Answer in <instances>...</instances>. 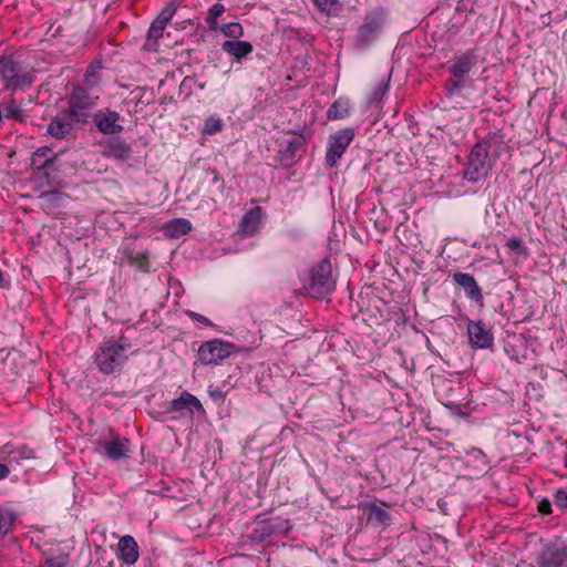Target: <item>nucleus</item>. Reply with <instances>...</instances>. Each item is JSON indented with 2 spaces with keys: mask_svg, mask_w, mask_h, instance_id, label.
Returning <instances> with one entry per match:
<instances>
[{
  "mask_svg": "<svg viewBox=\"0 0 567 567\" xmlns=\"http://www.w3.org/2000/svg\"><path fill=\"white\" fill-rule=\"evenodd\" d=\"M189 80H190V78H189V76L185 78V79L183 80L182 85L186 84V82H187V81H189Z\"/></svg>",
  "mask_w": 567,
  "mask_h": 567,
  "instance_id": "nucleus-52",
  "label": "nucleus"
},
{
  "mask_svg": "<svg viewBox=\"0 0 567 567\" xmlns=\"http://www.w3.org/2000/svg\"><path fill=\"white\" fill-rule=\"evenodd\" d=\"M208 394L215 402H224L227 395L226 389L220 384L219 386H209Z\"/></svg>",
  "mask_w": 567,
  "mask_h": 567,
  "instance_id": "nucleus-41",
  "label": "nucleus"
},
{
  "mask_svg": "<svg viewBox=\"0 0 567 567\" xmlns=\"http://www.w3.org/2000/svg\"><path fill=\"white\" fill-rule=\"evenodd\" d=\"M0 287H4V279H3V272L2 270L0 269Z\"/></svg>",
  "mask_w": 567,
  "mask_h": 567,
  "instance_id": "nucleus-51",
  "label": "nucleus"
},
{
  "mask_svg": "<svg viewBox=\"0 0 567 567\" xmlns=\"http://www.w3.org/2000/svg\"><path fill=\"white\" fill-rule=\"evenodd\" d=\"M10 474L9 465L6 463H0V481L7 478Z\"/></svg>",
  "mask_w": 567,
  "mask_h": 567,
  "instance_id": "nucleus-49",
  "label": "nucleus"
},
{
  "mask_svg": "<svg viewBox=\"0 0 567 567\" xmlns=\"http://www.w3.org/2000/svg\"><path fill=\"white\" fill-rule=\"evenodd\" d=\"M506 247L511 251H514L518 255L525 256L528 252L527 248L524 246L522 238H519V237H512V238L507 239Z\"/></svg>",
  "mask_w": 567,
  "mask_h": 567,
  "instance_id": "nucleus-39",
  "label": "nucleus"
},
{
  "mask_svg": "<svg viewBox=\"0 0 567 567\" xmlns=\"http://www.w3.org/2000/svg\"><path fill=\"white\" fill-rule=\"evenodd\" d=\"M353 137L354 131L350 127L340 130L329 137L328 150L326 154V164L329 167L337 165L338 159L343 155Z\"/></svg>",
  "mask_w": 567,
  "mask_h": 567,
  "instance_id": "nucleus-7",
  "label": "nucleus"
},
{
  "mask_svg": "<svg viewBox=\"0 0 567 567\" xmlns=\"http://www.w3.org/2000/svg\"><path fill=\"white\" fill-rule=\"evenodd\" d=\"M192 230V224L188 219L179 218V235H186Z\"/></svg>",
  "mask_w": 567,
  "mask_h": 567,
  "instance_id": "nucleus-47",
  "label": "nucleus"
},
{
  "mask_svg": "<svg viewBox=\"0 0 567 567\" xmlns=\"http://www.w3.org/2000/svg\"><path fill=\"white\" fill-rule=\"evenodd\" d=\"M279 526L271 519H264L258 522L250 534V539L254 543H262L270 538L274 534L279 532Z\"/></svg>",
  "mask_w": 567,
  "mask_h": 567,
  "instance_id": "nucleus-23",
  "label": "nucleus"
},
{
  "mask_svg": "<svg viewBox=\"0 0 567 567\" xmlns=\"http://www.w3.org/2000/svg\"><path fill=\"white\" fill-rule=\"evenodd\" d=\"M493 161L488 158L487 153H483L481 145H474L470 156L464 178L471 183H477L485 179L492 169Z\"/></svg>",
  "mask_w": 567,
  "mask_h": 567,
  "instance_id": "nucleus-6",
  "label": "nucleus"
},
{
  "mask_svg": "<svg viewBox=\"0 0 567 567\" xmlns=\"http://www.w3.org/2000/svg\"><path fill=\"white\" fill-rule=\"evenodd\" d=\"M538 567H567V544L555 542L544 547L537 557Z\"/></svg>",
  "mask_w": 567,
  "mask_h": 567,
  "instance_id": "nucleus-9",
  "label": "nucleus"
},
{
  "mask_svg": "<svg viewBox=\"0 0 567 567\" xmlns=\"http://www.w3.org/2000/svg\"><path fill=\"white\" fill-rule=\"evenodd\" d=\"M218 31H220L225 37L230 39H239L244 35V28L239 22H229L220 24Z\"/></svg>",
  "mask_w": 567,
  "mask_h": 567,
  "instance_id": "nucleus-33",
  "label": "nucleus"
},
{
  "mask_svg": "<svg viewBox=\"0 0 567 567\" xmlns=\"http://www.w3.org/2000/svg\"><path fill=\"white\" fill-rule=\"evenodd\" d=\"M100 446L107 458L118 461L127 456L130 451V441L127 439L113 437L103 442Z\"/></svg>",
  "mask_w": 567,
  "mask_h": 567,
  "instance_id": "nucleus-18",
  "label": "nucleus"
},
{
  "mask_svg": "<svg viewBox=\"0 0 567 567\" xmlns=\"http://www.w3.org/2000/svg\"><path fill=\"white\" fill-rule=\"evenodd\" d=\"M132 346L126 338L104 341L94 354V362L104 374H111L122 368L128 358Z\"/></svg>",
  "mask_w": 567,
  "mask_h": 567,
  "instance_id": "nucleus-3",
  "label": "nucleus"
},
{
  "mask_svg": "<svg viewBox=\"0 0 567 567\" xmlns=\"http://www.w3.org/2000/svg\"><path fill=\"white\" fill-rule=\"evenodd\" d=\"M238 377L237 374H229L227 380H224L221 385L224 389H226V392L228 393L231 389L235 388L237 384Z\"/></svg>",
  "mask_w": 567,
  "mask_h": 567,
  "instance_id": "nucleus-43",
  "label": "nucleus"
},
{
  "mask_svg": "<svg viewBox=\"0 0 567 567\" xmlns=\"http://www.w3.org/2000/svg\"><path fill=\"white\" fill-rule=\"evenodd\" d=\"M33 457V451L27 445H14L7 443L0 447V458L8 465H20L22 461Z\"/></svg>",
  "mask_w": 567,
  "mask_h": 567,
  "instance_id": "nucleus-14",
  "label": "nucleus"
},
{
  "mask_svg": "<svg viewBox=\"0 0 567 567\" xmlns=\"http://www.w3.org/2000/svg\"><path fill=\"white\" fill-rule=\"evenodd\" d=\"M350 110V103L346 99L336 100L327 111V117L329 120H342L348 116Z\"/></svg>",
  "mask_w": 567,
  "mask_h": 567,
  "instance_id": "nucleus-29",
  "label": "nucleus"
},
{
  "mask_svg": "<svg viewBox=\"0 0 567 567\" xmlns=\"http://www.w3.org/2000/svg\"><path fill=\"white\" fill-rule=\"evenodd\" d=\"M176 12L174 3L166 6L157 18L152 22L143 50L148 52L166 53L173 51L177 45V40L172 37L171 32H165L167 23L172 20Z\"/></svg>",
  "mask_w": 567,
  "mask_h": 567,
  "instance_id": "nucleus-2",
  "label": "nucleus"
},
{
  "mask_svg": "<svg viewBox=\"0 0 567 567\" xmlns=\"http://www.w3.org/2000/svg\"><path fill=\"white\" fill-rule=\"evenodd\" d=\"M365 513L368 520L378 525H386L391 518L389 512L375 503H367Z\"/></svg>",
  "mask_w": 567,
  "mask_h": 567,
  "instance_id": "nucleus-26",
  "label": "nucleus"
},
{
  "mask_svg": "<svg viewBox=\"0 0 567 567\" xmlns=\"http://www.w3.org/2000/svg\"><path fill=\"white\" fill-rule=\"evenodd\" d=\"M100 69H102L101 62L94 61L89 65L87 71H97Z\"/></svg>",
  "mask_w": 567,
  "mask_h": 567,
  "instance_id": "nucleus-50",
  "label": "nucleus"
},
{
  "mask_svg": "<svg viewBox=\"0 0 567 567\" xmlns=\"http://www.w3.org/2000/svg\"><path fill=\"white\" fill-rule=\"evenodd\" d=\"M453 280L462 287L466 296L474 301H482L483 293L482 289L477 285L475 278L466 272H455L453 274Z\"/></svg>",
  "mask_w": 567,
  "mask_h": 567,
  "instance_id": "nucleus-20",
  "label": "nucleus"
},
{
  "mask_svg": "<svg viewBox=\"0 0 567 567\" xmlns=\"http://www.w3.org/2000/svg\"><path fill=\"white\" fill-rule=\"evenodd\" d=\"M165 234L172 238L177 236V219H173L169 221L165 229Z\"/></svg>",
  "mask_w": 567,
  "mask_h": 567,
  "instance_id": "nucleus-46",
  "label": "nucleus"
},
{
  "mask_svg": "<svg viewBox=\"0 0 567 567\" xmlns=\"http://www.w3.org/2000/svg\"><path fill=\"white\" fill-rule=\"evenodd\" d=\"M117 550V557L127 565L135 564L140 557L138 545L130 535L120 538Z\"/></svg>",
  "mask_w": 567,
  "mask_h": 567,
  "instance_id": "nucleus-19",
  "label": "nucleus"
},
{
  "mask_svg": "<svg viewBox=\"0 0 567 567\" xmlns=\"http://www.w3.org/2000/svg\"><path fill=\"white\" fill-rule=\"evenodd\" d=\"M40 567H69V556L62 554L55 557H49Z\"/></svg>",
  "mask_w": 567,
  "mask_h": 567,
  "instance_id": "nucleus-38",
  "label": "nucleus"
},
{
  "mask_svg": "<svg viewBox=\"0 0 567 567\" xmlns=\"http://www.w3.org/2000/svg\"><path fill=\"white\" fill-rule=\"evenodd\" d=\"M93 121L97 130L103 134H116L123 131V126L120 123V114L110 109L97 111L94 114Z\"/></svg>",
  "mask_w": 567,
  "mask_h": 567,
  "instance_id": "nucleus-12",
  "label": "nucleus"
},
{
  "mask_svg": "<svg viewBox=\"0 0 567 567\" xmlns=\"http://www.w3.org/2000/svg\"><path fill=\"white\" fill-rule=\"evenodd\" d=\"M467 334L470 344L474 349H487L492 347L494 336L492 330L483 321H468Z\"/></svg>",
  "mask_w": 567,
  "mask_h": 567,
  "instance_id": "nucleus-11",
  "label": "nucleus"
},
{
  "mask_svg": "<svg viewBox=\"0 0 567 567\" xmlns=\"http://www.w3.org/2000/svg\"><path fill=\"white\" fill-rule=\"evenodd\" d=\"M305 140L300 135H293L280 144L279 153L284 157H295L303 146Z\"/></svg>",
  "mask_w": 567,
  "mask_h": 567,
  "instance_id": "nucleus-28",
  "label": "nucleus"
},
{
  "mask_svg": "<svg viewBox=\"0 0 567 567\" xmlns=\"http://www.w3.org/2000/svg\"><path fill=\"white\" fill-rule=\"evenodd\" d=\"M103 154L107 157L125 161L131 157L132 150L126 142L120 138H110L103 146Z\"/></svg>",
  "mask_w": 567,
  "mask_h": 567,
  "instance_id": "nucleus-21",
  "label": "nucleus"
},
{
  "mask_svg": "<svg viewBox=\"0 0 567 567\" xmlns=\"http://www.w3.org/2000/svg\"><path fill=\"white\" fill-rule=\"evenodd\" d=\"M75 123V120H73L69 111L63 112L52 118L48 125V133L52 137L61 140L72 132Z\"/></svg>",
  "mask_w": 567,
  "mask_h": 567,
  "instance_id": "nucleus-16",
  "label": "nucleus"
},
{
  "mask_svg": "<svg viewBox=\"0 0 567 567\" xmlns=\"http://www.w3.org/2000/svg\"><path fill=\"white\" fill-rule=\"evenodd\" d=\"M391 74L388 73L384 78H382L373 91L368 96V105L379 107L388 94L391 81Z\"/></svg>",
  "mask_w": 567,
  "mask_h": 567,
  "instance_id": "nucleus-25",
  "label": "nucleus"
},
{
  "mask_svg": "<svg viewBox=\"0 0 567 567\" xmlns=\"http://www.w3.org/2000/svg\"><path fill=\"white\" fill-rule=\"evenodd\" d=\"M221 49L236 59H241L252 52L251 43L239 40H227L221 44Z\"/></svg>",
  "mask_w": 567,
  "mask_h": 567,
  "instance_id": "nucleus-24",
  "label": "nucleus"
},
{
  "mask_svg": "<svg viewBox=\"0 0 567 567\" xmlns=\"http://www.w3.org/2000/svg\"><path fill=\"white\" fill-rule=\"evenodd\" d=\"M385 10L380 7L365 13L354 39L355 48L364 50L379 39L385 23Z\"/></svg>",
  "mask_w": 567,
  "mask_h": 567,
  "instance_id": "nucleus-4",
  "label": "nucleus"
},
{
  "mask_svg": "<svg viewBox=\"0 0 567 567\" xmlns=\"http://www.w3.org/2000/svg\"><path fill=\"white\" fill-rule=\"evenodd\" d=\"M21 69V64L17 59V55H9L0 58V72L3 71H17Z\"/></svg>",
  "mask_w": 567,
  "mask_h": 567,
  "instance_id": "nucleus-36",
  "label": "nucleus"
},
{
  "mask_svg": "<svg viewBox=\"0 0 567 567\" xmlns=\"http://www.w3.org/2000/svg\"><path fill=\"white\" fill-rule=\"evenodd\" d=\"M185 313H186L187 316H189L192 319H194V320H196V321H198V322H200V323H203V324H205V326H207V327H210V326H212L210 320H209L208 318H206V317H204V316L199 315V313H196V312H194V311H189V310L185 311Z\"/></svg>",
  "mask_w": 567,
  "mask_h": 567,
  "instance_id": "nucleus-44",
  "label": "nucleus"
},
{
  "mask_svg": "<svg viewBox=\"0 0 567 567\" xmlns=\"http://www.w3.org/2000/svg\"><path fill=\"white\" fill-rule=\"evenodd\" d=\"M485 61V49L483 47H474L466 51H458L453 56V64L450 71H470L474 68L482 66Z\"/></svg>",
  "mask_w": 567,
  "mask_h": 567,
  "instance_id": "nucleus-10",
  "label": "nucleus"
},
{
  "mask_svg": "<svg viewBox=\"0 0 567 567\" xmlns=\"http://www.w3.org/2000/svg\"><path fill=\"white\" fill-rule=\"evenodd\" d=\"M313 3L320 11L328 14H337L341 9L338 0H313Z\"/></svg>",
  "mask_w": 567,
  "mask_h": 567,
  "instance_id": "nucleus-34",
  "label": "nucleus"
},
{
  "mask_svg": "<svg viewBox=\"0 0 567 567\" xmlns=\"http://www.w3.org/2000/svg\"><path fill=\"white\" fill-rule=\"evenodd\" d=\"M554 504L564 509L567 511V487L565 488H558L554 494Z\"/></svg>",
  "mask_w": 567,
  "mask_h": 567,
  "instance_id": "nucleus-40",
  "label": "nucleus"
},
{
  "mask_svg": "<svg viewBox=\"0 0 567 567\" xmlns=\"http://www.w3.org/2000/svg\"><path fill=\"white\" fill-rule=\"evenodd\" d=\"M224 126L223 121L216 116H209L204 124L203 133L213 135L221 131Z\"/></svg>",
  "mask_w": 567,
  "mask_h": 567,
  "instance_id": "nucleus-35",
  "label": "nucleus"
},
{
  "mask_svg": "<svg viewBox=\"0 0 567 567\" xmlns=\"http://www.w3.org/2000/svg\"><path fill=\"white\" fill-rule=\"evenodd\" d=\"M234 344L215 339L203 343L198 349V358L204 364H217L230 355Z\"/></svg>",
  "mask_w": 567,
  "mask_h": 567,
  "instance_id": "nucleus-8",
  "label": "nucleus"
},
{
  "mask_svg": "<svg viewBox=\"0 0 567 567\" xmlns=\"http://www.w3.org/2000/svg\"><path fill=\"white\" fill-rule=\"evenodd\" d=\"M99 73H86L82 84L73 85L69 95V109L71 116L78 123H86L91 110L97 104L100 97Z\"/></svg>",
  "mask_w": 567,
  "mask_h": 567,
  "instance_id": "nucleus-1",
  "label": "nucleus"
},
{
  "mask_svg": "<svg viewBox=\"0 0 567 567\" xmlns=\"http://www.w3.org/2000/svg\"><path fill=\"white\" fill-rule=\"evenodd\" d=\"M131 264L140 269L146 270L148 266V255L146 251H136L128 255Z\"/></svg>",
  "mask_w": 567,
  "mask_h": 567,
  "instance_id": "nucleus-37",
  "label": "nucleus"
},
{
  "mask_svg": "<svg viewBox=\"0 0 567 567\" xmlns=\"http://www.w3.org/2000/svg\"><path fill=\"white\" fill-rule=\"evenodd\" d=\"M281 91H291L295 89L303 87L308 84V79L305 76V73H281Z\"/></svg>",
  "mask_w": 567,
  "mask_h": 567,
  "instance_id": "nucleus-27",
  "label": "nucleus"
},
{
  "mask_svg": "<svg viewBox=\"0 0 567 567\" xmlns=\"http://www.w3.org/2000/svg\"><path fill=\"white\" fill-rule=\"evenodd\" d=\"M262 217L264 210L259 206L254 207L246 212L239 221V226L237 229L238 234L243 237L254 236L260 227Z\"/></svg>",
  "mask_w": 567,
  "mask_h": 567,
  "instance_id": "nucleus-15",
  "label": "nucleus"
},
{
  "mask_svg": "<svg viewBox=\"0 0 567 567\" xmlns=\"http://www.w3.org/2000/svg\"><path fill=\"white\" fill-rule=\"evenodd\" d=\"M182 408H188L192 413H194V411L198 413H204V409L200 401L195 395L188 392H182L179 394V410Z\"/></svg>",
  "mask_w": 567,
  "mask_h": 567,
  "instance_id": "nucleus-32",
  "label": "nucleus"
},
{
  "mask_svg": "<svg viewBox=\"0 0 567 567\" xmlns=\"http://www.w3.org/2000/svg\"><path fill=\"white\" fill-rule=\"evenodd\" d=\"M206 173H207V175L212 176V183L213 184L220 183V188H223V181H221L220 175H219V173L217 172L216 168L209 167L206 171Z\"/></svg>",
  "mask_w": 567,
  "mask_h": 567,
  "instance_id": "nucleus-48",
  "label": "nucleus"
},
{
  "mask_svg": "<svg viewBox=\"0 0 567 567\" xmlns=\"http://www.w3.org/2000/svg\"><path fill=\"white\" fill-rule=\"evenodd\" d=\"M472 90L473 82L468 78V73H452L446 82L449 96H468Z\"/></svg>",
  "mask_w": 567,
  "mask_h": 567,
  "instance_id": "nucleus-17",
  "label": "nucleus"
},
{
  "mask_svg": "<svg viewBox=\"0 0 567 567\" xmlns=\"http://www.w3.org/2000/svg\"><path fill=\"white\" fill-rule=\"evenodd\" d=\"M537 508L540 514L548 515L551 513V503L547 498H544L538 503Z\"/></svg>",
  "mask_w": 567,
  "mask_h": 567,
  "instance_id": "nucleus-45",
  "label": "nucleus"
},
{
  "mask_svg": "<svg viewBox=\"0 0 567 567\" xmlns=\"http://www.w3.org/2000/svg\"><path fill=\"white\" fill-rule=\"evenodd\" d=\"M226 11V8L220 2H215L207 12V16L205 18V22L207 24V28L210 31H218V28L220 24L217 22L218 18H220Z\"/></svg>",
  "mask_w": 567,
  "mask_h": 567,
  "instance_id": "nucleus-30",
  "label": "nucleus"
},
{
  "mask_svg": "<svg viewBox=\"0 0 567 567\" xmlns=\"http://www.w3.org/2000/svg\"><path fill=\"white\" fill-rule=\"evenodd\" d=\"M20 115V109L14 103L4 107L2 116L7 118H17Z\"/></svg>",
  "mask_w": 567,
  "mask_h": 567,
  "instance_id": "nucleus-42",
  "label": "nucleus"
},
{
  "mask_svg": "<svg viewBox=\"0 0 567 567\" xmlns=\"http://www.w3.org/2000/svg\"><path fill=\"white\" fill-rule=\"evenodd\" d=\"M17 513L9 506L0 507V534L6 535L11 529L17 519Z\"/></svg>",
  "mask_w": 567,
  "mask_h": 567,
  "instance_id": "nucleus-31",
  "label": "nucleus"
},
{
  "mask_svg": "<svg viewBox=\"0 0 567 567\" xmlns=\"http://www.w3.org/2000/svg\"><path fill=\"white\" fill-rule=\"evenodd\" d=\"M475 145H481L483 153H487L488 158L493 162L499 158L508 148L504 135L499 132H488L486 136Z\"/></svg>",
  "mask_w": 567,
  "mask_h": 567,
  "instance_id": "nucleus-13",
  "label": "nucleus"
},
{
  "mask_svg": "<svg viewBox=\"0 0 567 567\" xmlns=\"http://www.w3.org/2000/svg\"><path fill=\"white\" fill-rule=\"evenodd\" d=\"M308 293L315 298H324L336 288L332 277V267L329 259H323L310 269V280L305 287Z\"/></svg>",
  "mask_w": 567,
  "mask_h": 567,
  "instance_id": "nucleus-5",
  "label": "nucleus"
},
{
  "mask_svg": "<svg viewBox=\"0 0 567 567\" xmlns=\"http://www.w3.org/2000/svg\"><path fill=\"white\" fill-rule=\"evenodd\" d=\"M1 81L7 90H23L32 84V73H0Z\"/></svg>",
  "mask_w": 567,
  "mask_h": 567,
  "instance_id": "nucleus-22",
  "label": "nucleus"
}]
</instances>
